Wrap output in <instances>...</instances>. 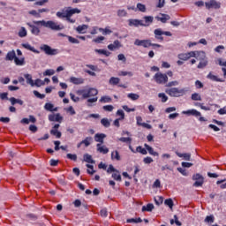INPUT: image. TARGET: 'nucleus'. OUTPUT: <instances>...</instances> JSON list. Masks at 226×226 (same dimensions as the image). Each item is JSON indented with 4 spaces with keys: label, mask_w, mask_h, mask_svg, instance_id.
<instances>
[{
    "label": "nucleus",
    "mask_w": 226,
    "mask_h": 226,
    "mask_svg": "<svg viewBox=\"0 0 226 226\" xmlns=\"http://www.w3.org/2000/svg\"><path fill=\"white\" fill-rule=\"evenodd\" d=\"M182 114L185 116H195V117H199L201 116L200 111H197V109H189L182 111Z\"/></svg>",
    "instance_id": "obj_17"
},
{
    "label": "nucleus",
    "mask_w": 226,
    "mask_h": 226,
    "mask_svg": "<svg viewBox=\"0 0 226 226\" xmlns=\"http://www.w3.org/2000/svg\"><path fill=\"white\" fill-rule=\"evenodd\" d=\"M50 134L54 135L55 137H56V139H61V135H62L61 132H59V131H57L56 129H52L50 131Z\"/></svg>",
    "instance_id": "obj_49"
},
{
    "label": "nucleus",
    "mask_w": 226,
    "mask_h": 226,
    "mask_svg": "<svg viewBox=\"0 0 226 226\" xmlns=\"http://www.w3.org/2000/svg\"><path fill=\"white\" fill-rule=\"evenodd\" d=\"M136 153H140L141 154H147V150L139 146L136 147Z\"/></svg>",
    "instance_id": "obj_53"
},
{
    "label": "nucleus",
    "mask_w": 226,
    "mask_h": 226,
    "mask_svg": "<svg viewBox=\"0 0 226 226\" xmlns=\"http://www.w3.org/2000/svg\"><path fill=\"white\" fill-rule=\"evenodd\" d=\"M54 73H56V71H54L53 69H48L43 72V76L44 77H50V75H54Z\"/></svg>",
    "instance_id": "obj_55"
},
{
    "label": "nucleus",
    "mask_w": 226,
    "mask_h": 226,
    "mask_svg": "<svg viewBox=\"0 0 226 226\" xmlns=\"http://www.w3.org/2000/svg\"><path fill=\"white\" fill-rule=\"evenodd\" d=\"M120 81H121V79L119 78L111 77L109 79V84L111 86H117V84H119Z\"/></svg>",
    "instance_id": "obj_41"
},
{
    "label": "nucleus",
    "mask_w": 226,
    "mask_h": 226,
    "mask_svg": "<svg viewBox=\"0 0 226 226\" xmlns=\"http://www.w3.org/2000/svg\"><path fill=\"white\" fill-rule=\"evenodd\" d=\"M126 75H128L129 77H133V72L126 71H121L118 72L119 77H126Z\"/></svg>",
    "instance_id": "obj_42"
},
{
    "label": "nucleus",
    "mask_w": 226,
    "mask_h": 226,
    "mask_svg": "<svg viewBox=\"0 0 226 226\" xmlns=\"http://www.w3.org/2000/svg\"><path fill=\"white\" fill-rule=\"evenodd\" d=\"M34 86H36V87H41V86H45V81L37 79H35V82H34Z\"/></svg>",
    "instance_id": "obj_57"
},
{
    "label": "nucleus",
    "mask_w": 226,
    "mask_h": 226,
    "mask_svg": "<svg viewBox=\"0 0 226 226\" xmlns=\"http://www.w3.org/2000/svg\"><path fill=\"white\" fill-rule=\"evenodd\" d=\"M16 58H17V54L15 53V49H12L7 52L5 56V61H15Z\"/></svg>",
    "instance_id": "obj_21"
},
{
    "label": "nucleus",
    "mask_w": 226,
    "mask_h": 226,
    "mask_svg": "<svg viewBox=\"0 0 226 226\" xmlns=\"http://www.w3.org/2000/svg\"><path fill=\"white\" fill-rule=\"evenodd\" d=\"M137 9L139 10V11H141L142 13H146V5H144L143 4L138 3Z\"/></svg>",
    "instance_id": "obj_54"
},
{
    "label": "nucleus",
    "mask_w": 226,
    "mask_h": 226,
    "mask_svg": "<svg viewBox=\"0 0 226 226\" xmlns=\"http://www.w3.org/2000/svg\"><path fill=\"white\" fill-rule=\"evenodd\" d=\"M160 16H156V20H159L162 24H167V20H170V16L169 14L161 13Z\"/></svg>",
    "instance_id": "obj_19"
},
{
    "label": "nucleus",
    "mask_w": 226,
    "mask_h": 226,
    "mask_svg": "<svg viewBox=\"0 0 226 226\" xmlns=\"http://www.w3.org/2000/svg\"><path fill=\"white\" fill-rule=\"evenodd\" d=\"M205 222L206 223H215V215H207L205 218Z\"/></svg>",
    "instance_id": "obj_50"
},
{
    "label": "nucleus",
    "mask_w": 226,
    "mask_h": 226,
    "mask_svg": "<svg viewBox=\"0 0 226 226\" xmlns=\"http://www.w3.org/2000/svg\"><path fill=\"white\" fill-rule=\"evenodd\" d=\"M118 140L120 142H125L127 144H132V138H130V137H127V138L122 137V138H119Z\"/></svg>",
    "instance_id": "obj_58"
},
{
    "label": "nucleus",
    "mask_w": 226,
    "mask_h": 226,
    "mask_svg": "<svg viewBox=\"0 0 226 226\" xmlns=\"http://www.w3.org/2000/svg\"><path fill=\"white\" fill-rule=\"evenodd\" d=\"M117 116H120L118 119H121L123 121V119H124V111H123V109H118L117 111Z\"/></svg>",
    "instance_id": "obj_62"
},
{
    "label": "nucleus",
    "mask_w": 226,
    "mask_h": 226,
    "mask_svg": "<svg viewBox=\"0 0 226 226\" xmlns=\"http://www.w3.org/2000/svg\"><path fill=\"white\" fill-rule=\"evenodd\" d=\"M134 45H136V47H144V49H149V47H151L152 45V42L151 40L136 39L134 41Z\"/></svg>",
    "instance_id": "obj_12"
},
{
    "label": "nucleus",
    "mask_w": 226,
    "mask_h": 226,
    "mask_svg": "<svg viewBox=\"0 0 226 226\" xmlns=\"http://www.w3.org/2000/svg\"><path fill=\"white\" fill-rule=\"evenodd\" d=\"M111 160H117V162L121 161V155H119V152L117 150L111 153Z\"/></svg>",
    "instance_id": "obj_34"
},
{
    "label": "nucleus",
    "mask_w": 226,
    "mask_h": 226,
    "mask_svg": "<svg viewBox=\"0 0 226 226\" xmlns=\"http://www.w3.org/2000/svg\"><path fill=\"white\" fill-rule=\"evenodd\" d=\"M154 209V205H153L152 203H148L147 204V206H143L141 208V211L144 213L146 211H147L148 213H151V211H153Z\"/></svg>",
    "instance_id": "obj_29"
},
{
    "label": "nucleus",
    "mask_w": 226,
    "mask_h": 226,
    "mask_svg": "<svg viewBox=\"0 0 226 226\" xmlns=\"http://www.w3.org/2000/svg\"><path fill=\"white\" fill-rule=\"evenodd\" d=\"M122 45H121V41H119V40H116L114 41V43L112 44H109L108 45V49L109 50H116V49H121Z\"/></svg>",
    "instance_id": "obj_24"
},
{
    "label": "nucleus",
    "mask_w": 226,
    "mask_h": 226,
    "mask_svg": "<svg viewBox=\"0 0 226 226\" xmlns=\"http://www.w3.org/2000/svg\"><path fill=\"white\" fill-rule=\"evenodd\" d=\"M82 11L79 8H72V7H67L65 11H57L56 12V17L58 19H65L69 24H75L77 22V19L72 18L75 14L81 13Z\"/></svg>",
    "instance_id": "obj_2"
},
{
    "label": "nucleus",
    "mask_w": 226,
    "mask_h": 226,
    "mask_svg": "<svg viewBox=\"0 0 226 226\" xmlns=\"http://www.w3.org/2000/svg\"><path fill=\"white\" fill-rule=\"evenodd\" d=\"M180 61H188L191 57H197V51H190L187 53H180L177 55Z\"/></svg>",
    "instance_id": "obj_10"
},
{
    "label": "nucleus",
    "mask_w": 226,
    "mask_h": 226,
    "mask_svg": "<svg viewBox=\"0 0 226 226\" xmlns=\"http://www.w3.org/2000/svg\"><path fill=\"white\" fill-rule=\"evenodd\" d=\"M166 94L173 98H179L185 95V88L172 87L165 90Z\"/></svg>",
    "instance_id": "obj_5"
},
{
    "label": "nucleus",
    "mask_w": 226,
    "mask_h": 226,
    "mask_svg": "<svg viewBox=\"0 0 226 226\" xmlns=\"http://www.w3.org/2000/svg\"><path fill=\"white\" fill-rule=\"evenodd\" d=\"M93 143V137H87L85 139L81 141V144H84L85 147H89Z\"/></svg>",
    "instance_id": "obj_33"
},
{
    "label": "nucleus",
    "mask_w": 226,
    "mask_h": 226,
    "mask_svg": "<svg viewBox=\"0 0 226 226\" xmlns=\"http://www.w3.org/2000/svg\"><path fill=\"white\" fill-rule=\"evenodd\" d=\"M48 119L50 122L63 123V117L59 113L49 115Z\"/></svg>",
    "instance_id": "obj_13"
},
{
    "label": "nucleus",
    "mask_w": 226,
    "mask_h": 226,
    "mask_svg": "<svg viewBox=\"0 0 226 226\" xmlns=\"http://www.w3.org/2000/svg\"><path fill=\"white\" fill-rule=\"evenodd\" d=\"M154 38L155 40H158V41H163V34L165 36H172V33L169 31H162V28H157L154 31Z\"/></svg>",
    "instance_id": "obj_7"
},
{
    "label": "nucleus",
    "mask_w": 226,
    "mask_h": 226,
    "mask_svg": "<svg viewBox=\"0 0 226 226\" xmlns=\"http://www.w3.org/2000/svg\"><path fill=\"white\" fill-rule=\"evenodd\" d=\"M130 27H139V26H144V21L140 19H129Z\"/></svg>",
    "instance_id": "obj_15"
},
{
    "label": "nucleus",
    "mask_w": 226,
    "mask_h": 226,
    "mask_svg": "<svg viewBox=\"0 0 226 226\" xmlns=\"http://www.w3.org/2000/svg\"><path fill=\"white\" fill-rule=\"evenodd\" d=\"M207 79L213 82H225V79L218 78V76L213 74L211 72L207 75Z\"/></svg>",
    "instance_id": "obj_18"
},
{
    "label": "nucleus",
    "mask_w": 226,
    "mask_h": 226,
    "mask_svg": "<svg viewBox=\"0 0 226 226\" xmlns=\"http://www.w3.org/2000/svg\"><path fill=\"white\" fill-rule=\"evenodd\" d=\"M127 97L130 98V100H132V102H135L136 100H139V98H140V95L134 93H131L127 94Z\"/></svg>",
    "instance_id": "obj_44"
},
{
    "label": "nucleus",
    "mask_w": 226,
    "mask_h": 226,
    "mask_svg": "<svg viewBox=\"0 0 226 226\" xmlns=\"http://www.w3.org/2000/svg\"><path fill=\"white\" fill-rule=\"evenodd\" d=\"M94 51L97 54H101L102 56H105L106 57H109V56H110V51H108L107 49H95Z\"/></svg>",
    "instance_id": "obj_39"
},
{
    "label": "nucleus",
    "mask_w": 226,
    "mask_h": 226,
    "mask_svg": "<svg viewBox=\"0 0 226 226\" xmlns=\"http://www.w3.org/2000/svg\"><path fill=\"white\" fill-rule=\"evenodd\" d=\"M127 223H142V218H131L126 220Z\"/></svg>",
    "instance_id": "obj_38"
},
{
    "label": "nucleus",
    "mask_w": 226,
    "mask_h": 226,
    "mask_svg": "<svg viewBox=\"0 0 226 226\" xmlns=\"http://www.w3.org/2000/svg\"><path fill=\"white\" fill-rule=\"evenodd\" d=\"M28 13L29 15H33L36 19H40L41 17V14H40L39 11H36V10H32Z\"/></svg>",
    "instance_id": "obj_52"
},
{
    "label": "nucleus",
    "mask_w": 226,
    "mask_h": 226,
    "mask_svg": "<svg viewBox=\"0 0 226 226\" xmlns=\"http://www.w3.org/2000/svg\"><path fill=\"white\" fill-rule=\"evenodd\" d=\"M176 154L178 156V158H184V160L186 162H190V158H192V154H181L179 152H176Z\"/></svg>",
    "instance_id": "obj_31"
},
{
    "label": "nucleus",
    "mask_w": 226,
    "mask_h": 226,
    "mask_svg": "<svg viewBox=\"0 0 226 226\" xmlns=\"http://www.w3.org/2000/svg\"><path fill=\"white\" fill-rule=\"evenodd\" d=\"M137 125L142 126L143 128H147V130H151L153 128L151 124L147 123H142V117H136Z\"/></svg>",
    "instance_id": "obj_16"
},
{
    "label": "nucleus",
    "mask_w": 226,
    "mask_h": 226,
    "mask_svg": "<svg viewBox=\"0 0 226 226\" xmlns=\"http://www.w3.org/2000/svg\"><path fill=\"white\" fill-rule=\"evenodd\" d=\"M154 202L156 206H162V204H163V198L162 196H157L154 198Z\"/></svg>",
    "instance_id": "obj_56"
},
{
    "label": "nucleus",
    "mask_w": 226,
    "mask_h": 226,
    "mask_svg": "<svg viewBox=\"0 0 226 226\" xmlns=\"http://www.w3.org/2000/svg\"><path fill=\"white\" fill-rule=\"evenodd\" d=\"M126 15H128V13L126 12V11L124 9L117 11L118 17H126Z\"/></svg>",
    "instance_id": "obj_61"
},
{
    "label": "nucleus",
    "mask_w": 226,
    "mask_h": 226,
    "mask_svg": "<svg viewBox=\"0 0 226 226\" xmlns=\"http://www.w3.org/2000/svg\"><path fill=\"white\" fill-rule=\"evenodd\" d=\"M99 102L101 103H110L112 102V98H110V96H109V95H105V96L101 97Z\"/></svg>",
    "instance_id": "obj_37"
},
{
    "label": "nucleus",
    "mask_w": 226,
    "mask_h": 226,
    "mask_svg": "<svg viewBox=\"0 0 226 226\" xmlns=\"http://www.w3.org/2000/svg\"><path fill=\"white\" fill-rule=\"evenodd\" d=\"M103 110H105V112H112V110H114V106L112 105H105L102 107Z\"/></svg>",
    "instance_id": "obj_59"
},
{
    "label": "nucleus",
    "mask_w": 226,
    "mask_h": 226,
    "mask_svg": "<svg viewBox=\"0 0 226 226\" xmlns=\"http://www.w3.org/2000/svg\"><path fill=\"white\" fill-rule=\"evenodd\" d=\"M192 181H195L192 186L199 188L204 185V177L200 173H196L192 175Z\"/></svg>",
    "instance_id": "obj_9"
},
{
    "label": "nucleus",
    "mask_w": 226,
    "mask_h": 226,
    "mask_svg": "<svg viewBox=\"0 0 226 226\" xmlns=\"http://www.w3.org/2000/svg\"><path fill=\"white\" fill-rule=\"evenodd\" d=\"M143 21L142 27H149L151 26V23L154 20V18L153 16H145Z\"/></svg>",
    "instance_id": "obj_20"
},
{
    "label": "nucleus",
    "mask_w": 226,
    "mask_h": 226,
    "mask_svg": "<svg viewBox=\"0 0 226 226\" xmlns=\"http://www.w3.org/2000/svg\"><path fill=\"white\" fill-rule=\"evenodd\" d=\"M22 48L26 49V50H30L31 52H34V54H40V51L34 49V47L31 46V44L29 43H23Z\"/></svg>",
    "instance_id": "obj_25"
},
{
    "label": "nucleus",
    "mask_w": 226,
    "mask_h": 226,
    "mask_svg": "<svg viewBox=\"0 0 226 226\" xmlns=\"http://www.w3.org/2000/svg\"><path fill=\"white\" fill-rule=\"evenodd\" d=\"M101 124H102L104 128H109L110 126V121H109V118H102L101 119Z\"/></svg>",
    "instance_id": "obj_43"
},
{
    "label": "nucleus",
    "mask_w": 226,
    "mask_h": 226,
    "mask_svg": "<svg viewBox=\"0 0 226 226\" xmlns=\"http://www.w3.org/2000/svg\"><path fill=\"white\" fill-rule=\"evenodd\" d=\"M196 59L200 61L197 68L201 70L202 68H206L207 66V57L206 56V52L204 51H196Z\"/></svg>",
    "instance_id": "obj_4"
},
{
    "label": "nucleus",
    "mask_w": 226,
    "mask_h": 226,
    "mask_svg": "<svg viewBox=\"0 0 226 226\" xmlns=\"http://www.w3.org/2000/svg\"><path fill=\"white\" fill-rule=\"evenodd\" d=\"M35 26H42V27H47L48 29H51V31H63L64 29V26L61 24H57L53 20H40V21H33Z\"/></svg>",
    "instance_id": "obj_3"
},
{
    "label": "nucleus",
    "mask_w": 226,
    "mask_h": 226,
    "mask_svg": "<svg viewBox=\"0 0 226 226\" xmlns=\"http://www.w3.org/2000/svg\"><path fill=\"white\" fill-rule=\"evenodd\" d=\"M154 80L156 82V84H167V82H169V77L167 74L157 72L154 76Z\"/></svg>",
    "instance_id": "obj_8"
},
{
    "label": "nucleus",
    "mask_w": 226,
    "mask_h": 226,
    "mask_svg": "<svg viewBox=\"0 0 226 226\" xmlns=\"http://www.w3.org/2000/svg\"><path fill=\"white\" fill-rule=\"evenodd\" d=\"M144 147L147 149V151H148L149 154H151L152 156H159L160 154H158V152H155L154 149L147 145V143L144 144Z\"/></svg>",
    "instance_id": "obj_26"
},
{
    "label": "nucleus",
    "mask_w": 226,
    "mask_h": 226,
    "mask_svg": "<svg viewBox=\"0 0 226 226\" xmlns=\"http://www.w3.org/2000/svg\"><path fill=\"white\" fill-rule=\"evenodd\" d=\"M205 6L207 10H211V8H214V10H220V8H222V4L216 0H210L209 2L205 3Z\"/></svg>",
    "instance_id": "obj_11"
},
{
    "label": "nucleus",
    "mask_w": 226,
    "mask_h": 226,
    "mask_svg": "<svg viewBox=\"0 0 226 226\" xmlns=\"http://www.w3.org/2000/svg\"><path fill=\"white\" fill-rule=\"evenodd\" d=\"M84 162L87 163H94V161L93 160V156H91L89 154H85L83 155Z\"/></svg>",
    "instance_id": "obj_36"
},
{
    "label": "nucleus",
    "mask_w": 226,
    "mask_h": 226,
    "mask_svg": "<svg viewBox=\"0 0 226 226\" xmlns=\"http://www.w3.org/2000/svg\"><path fill=\"white\" fill-rule=\"evenodd\" d=\"M70 82H72V84H75L76 86H79V84H84V79L71 77Z\"/></svg>",
    "instance_id": "obj_28"
},
{
    "label": "nucleus",
    "mask_w": 226,
    "mask_h": 226,
    "mask_svg": "<svg viewBox=\"0 0 226 226\" xmlns=\"http://www.w3.org/2000/svg\"><path fill=\"white\" fill-rule=\"evenodd\" d=\"M96 147L98 153H102V154H107L109 153V147L102 146V144H97Z\"/></svg>",
    "instance_id": "obj_27"
},
{
    "label": "nucleus",
    "mask_w": 226,
    "mask_h": 226,
    "mask_svg": "<svg viewBox=\"0 0 226 226\" xmlns=\"http://www.w3.org/2000/svg\"><path fill=\"white\" fill-rule=\"evenodd\" d=\"M0 100H10V98H8V92L0 93Z\"/></svg>",
    "instance_id": "obj_60"
},
{
    "label": "nucleus",
    "mask_w": 226,
    "mask_h": 226,
    "mask_svg": "<svg viewBox=\"0 0 226 226\" xmlns=\"http://www.w3.org/2000/svg\"><path fill=\"white\" fill-rule=\"evenodd\" d=\"M164 204H165L170 209H172V207H174V201L172 200V199H167V200H165Z\"/></svg>",
    "instance_id": "obj_47"
},
{
    "label": "nucleus",
    "mask_w": 226,
    "mask_h": 226,
    "mask_svg": "<svg viewBox=\"0 0 226 226\" xmlns=\"http://www.w3.org/2000/svg\"><path fill=\"white\" fill-rule=\"evenodd\" d=\"M192 100H193L194 102H201L202 97H200V94L194 93L192 94Z\"/></svg>",
    "instance_id": "obj_51"
},
{
    "label": "nucleus",
    "mask_w": 226,
    "mask_h": 226,
    "mask_svg": "<svg viewBox=\"0 0 226 226\" xmlns=\"http://www.w3.org/2000/svg\"><path fill=\"white\" fill-rule=\"evenodd\" d=\"M14 63L16 66H24V64H26V58L25 57L19 58L18 56H16V58L14 59Z\"/></svg>",
    "instance_id": "obj_30"
},
{
    "label": "nucleus",
    "mask_w": 226,
    "mask_h": 226,
    "mask_svg": "<svg viewBox=\"0 0 226 226\" xmlns=\"http://www.w3.org/2000/svg\"><path fill=\"white\" fill-rule=\"evenodd\" d=\"M67 38H68L70 43H76V44L80 43V41L78 39H75L74 37L67 36Z\"/></svg>",
    "instance_id": "obj_63"
},
{
    "label": "nucleus",
    "mask_w": 226,
    "mask_h": 226,
    "mask_svg": "<svg viewBox=\"0 0 226 226\" xmlns=\"http://www.w3.org/2000/svg\"><path fill=\"white\" fill-rule=\"evenodd\" d=\"M158 98H161V102L162 103H165L169 100V97L164 93L158 94Z\"/></svg>",
    "instance_id": "obj_45"
},
{
    "label": "nucleus",
    "mask_w": 226,
    "mask_h": 226,
    "mask_svg": "<svg viewBox=\"0 0 226 226\" xmlns=\"http://www.w3.org/2000/svg\"><path fill=\"white\" fill-rule=\"evenodd\" d=\"M26 26L30 28L32 34H34V36H38V34H40V28H38V26L31 23H26Z\"/></svg>",
    "instance_id": "obj_23"
},
{
    "label": "nucleus",
    "mask_w": 226,
    "mask_h": 226,
    "mask_svg": "<svg viewBox=\"0 0 226 226\" xmlns=\"http://www.w3.org/2000/svg\"><path fill=\"white\" fill-rule=\"evenodd\" d=\"M40 50H41V52H44L46 56H57V54H59V49H52V47L47 44H41L40 47Z\"/></svg>",
    "instance_id": "obj_6"
},
{
    "label": "nucleus",
    "mask_w": 226,
    "mask_h": 226,
    "mask_svg": "<svg viewBox=\"0 0 226 226\" xmlns=\"http://www.w3.org/2000/svg\"><path fill=\"white\" fill-rule=\"evenodd\" d=\"M44 109L48 112H57V110H59V108L54 107V104H52L50 102H46L45 105H44Z\"/></svg>",
    "instance_id": "obj_22"
},
{
    "label": "nucleus",
    "mask_w": 226,
    "mask_h": 226,
    "mask_svg": "<svg viewBox=\"0 0 226 226\" xmlns=\"http://www.w3.org/2000/svg\"><path fill=\"white\" fill-rule=\"evenodd\" d=\"M78 96H81L82 100H87V107H93V103L98 102V89L94 87H87L76 91Z\"/></svg>",
    "instance_id": "obj_1"
},
{
    "label": "nucleus",
    "mask_w": 226,
    "mask_h": 226,
    "mask_svg": "<svg viewBox=\"0 0 226 226\" xmlns=\"http://www.w3.org/2000/svg\"><path fill=\"white\" fill-rule=\"evenodd\" d=\"M19 38H26L27 36V30H26V27H21V29L19 32Z\"/></svg>",
    "instance_id": "obj_46"
},
{
    "label": "nucleus",
    "mask_w": 226,
    "mask_h": 226,
    "mask_svg": "<svg viewBox=\"0 0 226 226\" xmlns=\"http://www.w3.org/2000/svg\"><path fill=\"white\" fill-rule=\"evenodd\" d=\"M87 29V25H79V26H77L76 31L79 34H86Z\"/></svg>",
    "instance_id": "obj_32"
},
{
    "label": "nucleus",
    "mask_w": 226,
    "mask_h": 226,
    "mask_svg": "<svg viewBox=\"0 0 226 226\" xmlns=\"http://www.w3.org/2000/svg\"><path fill=\"white\" fill-rule=\"evenodd\" d=\"M111 177H113L115 181H122L121 173H119V170H116V171L111 175Z\"/></svg>",
    "instance_id": "obj_35"
},
{
    "label": "nucleus",
    "mask_w": 226,
    "mask_h": 226,
    "mask_svg": "<svg viewBox=\"0 0 226 226\" xmlns=\"http://www.w3.org/2000/svg\"><path fill=\"white\" fill-rule=\"evenodd\" d=\"M143 162L146 164L153 163V159L149 156H147L143 159Z\"/></svg>",
    "instance_id": "obj_64"
},
{
    "label": "nucleus",
    "mask_w": 226,
    "mask_h": 226,
    "mask_svg": "<svg viewBox=\"0 0 226 226\" xmlns=\"http://www.w3.org/2000/svg\"><path fill=\"white\" fill-rule=\"evenodd\" d=\"M25 79H26V83L30 86L34 87V81L33 80V76L31 74H25Z\"/></svg>",
    "instance_id": "obj_40"
},
{
    "label": "nucleus",
    "mask_w": 226,
    "mask_h": 226,
    "mask_svg": "<svg viewBox=\"0 0 226 226\" xmlns=\"http://www.w3.org/2000/svg\"><path fill=\"white\" fill-rule=\"evenodd\" d=\"M95 142H99L98 144H103L105 139H107V134L105 133H96L94 137Z\"/></svg>",
    "instance_id": "obj_14"
},
{
    "label": "nucleus",
    "mask_w": 226,
    "mask_h": 226,
    "mask_svg": "<svg viewBox=\"0 0 226 226\" xmlns=\"http://www.w3.org/2000/svg\"><path fill=\"white\" fill-rule=\"evenodd\" d=\"M100 33H102V34L105 36L107 34H111L112 30L109 29V27L106 28H99Z\"/></svg>",
    "instance_id": "obj_48"
}]
</instances>
